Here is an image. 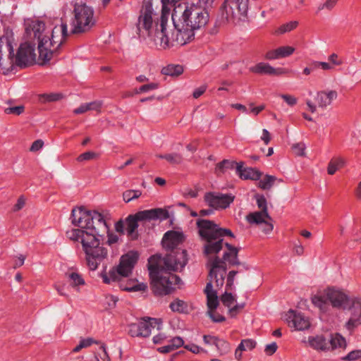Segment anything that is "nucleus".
<instances>
[{"mask_svg":"<svg viewBox=\"0 0 361 361\" xmlns=\"http://www.w3.org/2000/svg\"><path fill=\"white\" fill-rule=\"evenodd\" d=\"M244 307L245 303H237L235 305H233L228 310L230 316L232 317H235L240 312V310L244 308Z\"/></svg>","mask_w":361,"mask_h":361,"instance_id":"nucleus-51","label":"nucleus"},{"mask_svg":"<svg viewBox=\"0 0 361 361\" xmlns=\"http://www.w3.org/2000/svg\"><path fill=\"white\" fill-rule=\"evenodd\" d=\"M169 217V212L163 208H155L138 212L135 214L129 215L126 219V232L132 240L137 239L138 237L137 229L139 221H164Z\"/></svg>","mask_w":361,"mask_h":361,"instance_id":"nucleus-9","label":"nucleus"},{"mask_svg":"<svg viewBox=\"0 0 361 361\" xmlns=\"http://www.w3.org/2000/svg\"><path fill=\"white\" fill-rule=\"evenodd\" d=\"M115 229L118 233L123 234L126 231V221H118L115 224Z\"/></svg>","mask_w":361,"mask_h":361,"instance_id":"nucleus-57","label":"nucleus"},{"mask_svg":"<svg viewBox=\"0 0 361 361\" xmlns=\"http://www.w3.org/2000/svg\"><path fill=\"white\" fill-rule=\"evenodd\" d=\"M215 347L220 356L228 354L231 350L230 343L227 341L220 338H218Z\"/></svg>","mask_w":361,"mask_h":361,"instance_id":"nucleus-27","label":"nucleus"},{"mask_svg":"<svg viewBox=\"0 0 361 361\" xmlns=\"http://www.w3.org/2000/svg\"><path fill=\"white\" fill-rule=\"evenodd\" d=\"M238 163H236L233 161H230L228 159H224L222 161L219 162L216 166V169L221 171H224V169H233L234 166H237Z\"/></svg>","mask_w":361,"mask_h":361,"instance_id":"nucleus-38","label":"nucleus"},{"mask_svg":"<svg viewBox=\"0 0 361 361\" xmlns=\"http://www.w3.org/2000/svg\"><path fill=\"white\" fill-rule=\"evenodd\" d=\"M359 359H361V350H352L346 355L340 357L342 361H355Z\"/></svg>","mask_w":361,"mask_h":361,"instance_id":"nucleus-36","label":"nucleus"},{"mask_svg":"<svg viewBox=\"0 0 361 361\" xmlns=\"http://www.w3.org/2000/svg\"><path fill=\"white\" fill-rule=\"evenodd\" d=\"M236 173L243 180H259L261 173L255 169L250 167H243V163L240 162L236 166Z\"/></svg>","mask_w":361,"mask_h":361,"instance_id":"nucleus-21","label":"nucleus"},{"mask_svg":"<svg viewBox=\"0 0 361 361\" xmlns=\"http://www.w3.org/2000/svg\"><path fill=\"white\" fill-rule=\"evenodd\" d=\"M184 240V235L182 232L176 231H169L164 233L162 238L163 247L167 250H171V253H176L181 252V250L173 251L178 245H179ZM183 250H182L183 251Z\"/></svg>","mask_w":361,"mask_h":361,"instance_id":"nucleus-20","label":"nucleus"},{"mask_svg":"<svg viewBox=\"0 0 361 361\" xmlns=\"http://www.w3.org/2000/svg\"><path fill=\"white\" fill-rule=\"evenodd\" d=\"M309 345L316 350H329L336 348L338 343V333H336L335 336H331L330 338L326 341L323 336H317L316 337H309Z\"/></svg>","mask_w":361,"mask_h":361,"instance_id":"nucleus-17","label":"nucleus"},{"mask_svg":"<svg viewBox=\"0 0 361 361\" xmlns=\"http://www.w3.org/2000/svg\"><path fill=\"white\" fill-rule=\"evenodd\" d=\"M206 90V87L205 86H201L197 89H195L193 92V97L194 98H198L200 97Z\"/></svg>","mask_w":361,"mask_h":361,"instance_id":"nucleus-64","label":"nucleus"},{"mask_svg":"<svg viewBox=\"0 0 361 361\" xmlns=\"http://www.w3.org/2000/svg\"><path fill=\"white\" fill-rule=\"evenodd\" d=\"M142 195V191L140 190H128L123 193V199L126 202L137 199Z\"/></svg>","mask_w":361,"mask_h":361,"instance_id":"nucleus-32","label":"nucleus"},{"mask_svg":"<svg viewBox=\"0 0 361 361\" xmlns=\"http://www.w3.org/2000/svg\"><path fill=\"white\" fill-rule=\"evenodd\" d=\"M108 235V240H107V243L109 245H111L116 243L118 242V237L117 235L116 234H114V233H109V229L108 230L107 232H106Z\"/></svg>","mask_w":361,"mask_h":361,"instance_id":"nucleus-58","label":"nucleus"},{"mask_svg":"<svg viewBox=\"0 0 361 361\" xmlns=\"http://www.w3.org/2000/svg\"><path fill=\"white\" fill-rule=\"evenodd\" d=\"M235 196L231 193L224 194L216 192H206L204 200L206 204L214 209H224L230 207L234 201Z\"/></svg>","mask_w":361,"mask_h":361,"instance_id":"nucleus-14","label":"nucleus"},{"mask_svg":"<svg viewBox=\"0 0 361 361\" xmlns=\"http://www.w3.org/2000/svg\"><path fill=\"white\" fill-rule=\"evenodd\" d=\"M13 44V33L6 30L0 37V73L4 75L8 74L16 66Z\"/></svg>","mask_w":361,"mask_h":361,"instance_id":"nucleus-10","label":"nucleus"},{"mask_svg":"<svg viewBox=\"0 0 361 361\" xmlns=\"http://www.w3.org/2000/svg\"><path fill=\"white\" fill-rule=\"evenodd\" d=\"M45 24L39 20L27 23L25 32L38 39L39 63L44 65L59 54V49L68 35V26L61 22L51 30L50 35H44Z\"/></svg>","mask_w":361,"mask_h":361,"instance_id":"nucleus-5","label":"nucleus"},{"mask_svg":"<svg viewBox=\"0 0 361 361\" xmlns=\"http://www.w3.org/2000/svg\"><path fill=\"white\" fill-rule=\"evenodd\" d=\"M186 251L167 254L164 258V267L156 264L149 266V274L152 281L153 292L157 295H166L171 293L176 285L180 283V279L170 271L182 270L188 262Z\"/></svg>","mask_w":361,"mask_h":361,"instance_id":"nucleus-4","label":"nucleus"},{"mask_svg":"<svg viewBox=\"0 0 361 361\" xmlns=\"http://www.w3.org/2000/svg\"><path fill=\"white\" fill-rule=\"evenodd\" d=\"M86 105L87 106L88 111H98L102 106V103L100 102L94 101L90 103H86Z\"/></svg>","mask_w":361,"mask_h":361,"instance_id":"nucleus-59","label":"nucleus"},{"mask_svg":"<svg viewBox=\"0 0 361 361\" xmlns=\"http://www.w3.org/2000/svg\"><path fill=\"white\" fill-rule=\"evenodd\" d=\"M207 314L215 323H219L225 321L226 318L214 310H208Z\"/></svg>","mask_w":361,"mask_h":361,"instance_id":"nucleus-45","label":"nucleus"},{"mask_svg":"<svg viewBox=\"0 0 361 361\" xmlns=\"http://www.w3.org/2000/svg\"><path fill=\"white\" fill-rule=\"evenodd\" d=\"M249 0H225L221 6V16L227 22L237 23L247 17Z\"/></svg>","mask_w":361,"mask_h":361,"instance_id":"nucleus-12","label":"nucleus"},{"mask_svg":"<svg viewBox=\"0 0 361 361\" xmlns=\"http://www.w3.org/2000/svg\"><path fill=\"white\" fill-rule=\"evenodd\" d=\"M312 302L322 312H326L330 306L338 307V290L334 288H327L324 293L312 297Z\"/></svg>","mask_w":361,"mask_h":361,"instance_id":"nucleus-13","label":"nucleus"},{"mask_svg":"<svg viewBox=\"0 0 361 361\" xmlns=\"http://www.w3.org/2000/svg\"><path fill=\"white\" fill-rule=\"evenodd\" d=\"M338 0H326L325 3L320 4L317 9L316 13H319L323 9L331 10L337 4Z\"/></svg>","mask_w":361,"mask_h":361,"instance_id":"nucleus-42","label":"nucleus"},{"mask_svg":"<svg viewBox=\"0 0 361 361\" xmlns=\"http://www.w3.org/2000/svg\"><path fill=\"white\" fill-rule=\"evenodd\" d=\"M269 219H271V217L267 211L251 212L246 216V220L250 224H262Z\"/></svg>","mask_w":361,"mask_h":361,"instance_id":"nucleus-24","label":"nucleus"},{"mask_svg":"<svg viewBox=\"0 0 361 361\" xmlns=\"http://www.w3.org/2000/svg\"><path fill=\"white\" fill-rule=\"evenodd\" d=\"M256 201L257 207L261 211H267V200L263 195H256Z\"/></svg>","mask_w":361,"mask_h":361,"instance_id":"nucleus-49","label":"nucleus"},{"mask_svg":"<svg viewBox=\"0 0 361 361\" xmlns=\"http://www.w3.org/2000/svg\"><path fill=\"white\" fill-rule=\"evenodd\" d=\"M24 109H25L24 106L20 105V106H10V107L6 108L4 109V112L6 114H14V115L18 116L23 113Z\"/></svg>","mask_w":361,"mask_h":361,"instance_id":"nucleus-41","label":"nucleus"},{"mask_svg":"<svg viewBox=\"0 0 361 361\" xmlns=\"http://www.w3.org/2000/svg\"><path fill=\"white\" fill-rule=\"evenodd\" d=\"M158 88V84L156 82H151L147 85H142L138 90H136L137 94L142 92H147Z\"/></svg>","mask_w":361,"mask_h":361,"instance_id":"nucleus-43","label":"nucleus"},{"mask_svg":"<svg viewBox=\"0 0 361 361\" xmlns=\"http://www.w3.org/2000/svg\"><path fill=\"white\" fill-rule=\"evenodd\" d=\"M62 97L60 93H45L39 95V100L42 103L53 102L60 100Z\"/></svg>","mask_w":361,"mask_h":361,"instance_id":"nucleus-30","label":"nucleus"},{"mask_svg":"<svg viewBox=\"0 0 361 361\" xmlns=\"http://www.w3.org/2000/svg\"><path fill=\"white\" fill-rule=\"evenodd\" d=\"M170 308L173 312L185 313L188 310V305L181 300L176 299L170 304Z\"/></svg>","mask_w":361,"mask_h":361,"instance_id":"nucleus-29","label":"nucleus"},{"mask_svg":"<svg viewBox=\"0 0 361 361\" xmlns=\"http://www.w3.org/2000/svg\"><path fill=\"white\" fill-rule=\"evenodd\" d=\"M183 343L184 342L183 338L179 336L174 337L170 341V344L174 350L182 346Z\"/></svg>","mask_w":361,"mask_h":361,"instance_id":"nucleus-54","label":"nucleus"},{"mask_svg":"<svg viewBox=\"0 0 361 361\" xmlns=\"http://www.w3.org/2000/svg\"><path fill=\"white\" fill-rule=\"evenodd\" d=\"M229 252H224L223 259L215 257L210 260L209 265V281L207 283L204 293L207 295V305L208 310H214L219 305V300L216 291L213 289L212 283L214 281L216 287L221 288L224 283L226 267L225 261L232 265L240 264L238 259V249L232 246L228 243L224 244Z\"/></svg>","mask_w":361,"mask_h":361,"instance_id":"nucleus-6","label":"nucleus"},{"mask_svg":"<svg viewBox=\"0 0 361 361\" xmlns=\"http://www.w3.org/2000/svg\"><path fill=\"white\" fill-rule=\"evenodd\" d=\"M35 51V45L27 42L21 44L15 54L16 66L23 68L32 64L36 59Z\"/></svg>","mask_w":361,"mask_h":361,"instance_id":"nucleus-15","label":"nucleus"},{"mask_svg":"<svg viewBox=\"0 0 361 361\" xmlns=\"http://www.w3.org/2000/svg\"><path fill=\"white\" fill-rule=\"evenodd\" d=\"M197 226L200 235L205 240L204 252L207 255L217 254L222 250L224 236L234 237L231 230L220 228L212 221L199 219Z\"/></svg>","mask_w":361,"mask_h":361,"instance_id":"nucleus-8","label":"nucleus"},{"mask_svg":"<svg viewBox=\"0 0 361 361\" xmlns=\"http://www.w3.org/2000/svg\"><path fill=\"white\" fill-rule=\"evenodd\" d=\"M173 6L171 18L174 30L171 32V46H183L194 39L196 30L207 25L209 13L205 8L185 1Z\"/></svg>","mask_w":361,"mask_h":361,"instance_id":"nucleus-2","label":"nucleus"},{"mask_svg":"<svg viewBox=\"0 0 361 361\" xmlns=\"http://www.w3.org/2000/svg\"><path fill=\"white\" fill-rule=\"evenodd\" d=\"M80 342L81 343L83 348H87L89 346H90L93 343H97V341H95L93 338H83V339H81L80 341Z\"/></svg>","mask_w":361,"mask_h":361,"instance_id":"nucleus-61","label":"nucleus"},{"mask_svg":"<svg viewBox=\"0 0 361 361\" xmlns=\"http://www.w3.org/2000/svg\"><path fill=\"white\" fill-rule=\"evenodd\" d=\"M219 337L212 335H204L203 341L204 343L207 345H214Z\"/></svg>","mask_w":361,"mask_h":361,"instance_id":"nucleus-53","label":"nucleus"},{"mask_svg":"<svg viewBox=\"0 0 361 361\" xmlns=\"http://www.w3.org/2000/svg\"><path fill=\"white\" fill-rule=\"evenodd\" d=\"M67 277L68 278L71 282V285L74 287L85 284V281L81 276V275L76 272H71L67 274Z\"/></svg>","mask_w":361,"mask_h":361,"instance_id":"nucleus-33","label":"nucleus"},{"mask_svg":"<svg viewBox=\"0 0 361 361\" xmlns=\"http://www.w3.org/2000/svg\"><path fill=\"white\" fill-rule=\"evenodd\" d=\"M288 325L295 330L304 331L310 326V322L306 317L300 312L290 310L286 314V318Z\"/></svg>","mask_w":361,"mask_h":361,"instance_id":"nucleus-18","label":"nucleus"},{"mask_svg":"<svg viewBox=\"0 0 361 361\" xmlns=\"http://www.w3.org/2000/svg\"><path fill=\"white\" fill-rule=\"evenodd\" d=\"M158 324L156 319L149 318L143 319L137 323L130 324L129 325L128 334L132 337H143L149 336L152 329Z\"/></svg>","mask_w":361,"mask_h":361,"instance_id":"nucleus-16","label":"nucleus"},{"mask_svg":"<svg viewBox=\"0 0 361 361\" xmlns=\"http://www.w3.org/2000/svg\"><path fill=\"white\" fill-rule=\"evenodd\" d=\"M277 348V344L275 342H273L271 343L267 344L265 346L264 352L267 353V355H271L276 351Z\"/></svg>","mask_w":361,"mask_h":361,"instance_id":"nucleus-55","label":"nucleus"},{"mask_svg":"<svg viewBox=\"0 0 361 361\" xmlns=\"http://www.w3.org/2000/svg\"><path fill=\"white\" fill-rule=\"evenodd\" d=\"M185 348L195 354H198L202 352L207 353V351L206 350H204V348H202L195 344H193V343L185 345Z\"/></svg>","mask_w":361,"mask_h":361,"instance_id":"nucleus-52","label":"nucleus"},{"mask_svg":"<svg viewBox=\"0 0 361 361\" xmlns=\"http://www.w3.org/2000/svg\"><path fill=\"white\" fill-rule=\"evenodd\" d=\"M71 223L80 228L66 231L67 238L81 243L88 267L96 270L108 253L101 245L103 235L109 230L104 216L95 210L74 208L71 212Z\"/></svg>","mask_w":361,"mask_h":361,"instance_id":"nucleus-1","label":"nucleus"},{"mask_svg":"<svg viewBox=\"0 0 361 361\" xmlns=\"http://www.w3.org/2000/svg\"><path fill=\"white\" fill-rule=\"evenodd\" d=\"M319 68L323 70H331L334 68V66L329 62L313 61V68L317 69Z\"/></svg>","mask_w":361,"mask_h":361,"instance_id":"nucleus-48","label":"nucleus"},{"mask_svg":"<svg viewBox=\"0 0 361 361\" xmlns=\"http://www.w3.org/2000/svg\"><path fill=\"white\" fill-rule=\"evenodd\" d=\"M280 97L287 103L290 106H293L297 104L298 99L290 94H281Z\"/></svg>","mask_w":361,"mask_h":361,"instance_id":"nucleus-50","label":"nucleus"},{"mask_svg":"<svg viewBox=\"0 0 361 361\" xmlns=\"http://www.w3.org/2000/svg\"><path fill=\"white\" fill-rule=\"evenodd\" d=\"M99 157V154L94 152H86L81 154L78 158L77 160L79 162H82L84 161L91 160L94 159H97Z\"/></svg>","mask_w":361,"mask_h":361,"instance_id":"nucleus-40","label":"nucleus"},{"mask_svg":"<svg viewBox=\"0 0 361 361\" xmlns=\"http://www.w3.org/2000/svg\"><path fill=\"white\" fill-rule=\"evenodd\" d=\"M298 25L297 21H290L286 24L281 25L275 30V34L281 35L294 30Z\"/></svg>","mask_w":361,"mask_h":361,"instance_id":"nucleus-34","label":"nucleus"},{"mask_svg":"<svg viewBox=\"0 0 361 361\" xmlns=\"http://www.w3.org/2000/svg\"><path fill=\"white\" fill-rule=\"evenodd\" d=\"M294 153L298 156H304L305 150V145L303 142L294 144L292 147Z\"/></svg>","mask_w":361,"mask_h":361,"instance_id":"nucleus-46","label":"nucleus"},{"mask_svg":"<svg viewBox=\"0 0 361 361\" xmlns=\"http://www.w3.org/2000/svg\"><path fill=\"white\" fill-rule=\"evenodd\" d=\"M44 142L41 140H35L30 147V150L32 152L37 151L43 147Z\"/></svg>","mask_w":361,"mask_h":361,"instance_id":"nucleus-60","label":"nucleus"},{"mask_svg":"<svg viewBox=\"0 0 361 361\" xmlns=\"http://www.w3.org/2000/svg\"><path fill=\"white\" fill-rule=\"evenodd\" d=\"M250 71L257 74L281 75L284 73L281 68L276 69L269 63H259L250 68Z\"/></svg>","mask_w":361,"mask_h":361,"instance_id":"nucleus-22","label":"nucleus"},{"mask_svg":"<svg viewBox=\"0 0 361 361\" xmlns=\"http://www.w3.org/2000/svg\"><path fill=\"white\" fill-rule=\"evenodd\" d=\"M278 49L282 58L288 57L295 51V49L290 46L280 47Z\"/></svg>","mask_w":361,"mask_h":361,"instance_id":"nucleus-44","label":"nucleus"},{"mask_svg":"<svg viewBox=\"0 0 361 361\" xmlns=\"http://www.w3.org/2000/svg\"><path fill=\"white\" fill-rule=\"evenodd\" d=\"M359 299L355 298L348 292L340 290V311L342 310L345 314H350V317L357 314L355 305L358 307L357 300Z\"/></svg>","mask_w":361,"mask_h":361,"instance_id":"nucleus-19","label":"nucleus"},{"mask_svg":"<svg viewBox=\"0 0 361 361\" xmlns=\"http://www.w3.org/2000/svg\"><path fill=\"white\" fill-rule=\"evenodd\" d=\"M221 300L224 305L227 307L228 310L236 302L235 298L231 293L225 292L221 297Z\"/></svg>","mask_w":361,"mask_h":361,"instance_id":"nucleus-35","label":"nucleus"},{"mask_svg":"<svg viewBox=\"0 0 361 361\" xmlns=\"http://www.w3.org/2000/svg\"><path fill=\"white\" fill-rule=\"evenodd\" d=\"M118 301V297L112 295H108L105 297L104 305L106 306V308L111 310L116 307Z\"/></svg>","mask_w":361,"mask_h":361,"instance_id":"nucleus-39","label":"nucleus"},{"mask_svg":"<svg viewBox=\"0 0 361 361\" xmlns=\"http://www.w3.org/2000/svg\"><path fill=\"white\" fill-rule=\"evenodd\" d=\"M336 97L337 92L336 91L331 90L328 92L322 91L317 93L316 101L319 107L325 108L328 105H330L332 101L336 99Z\"/></svg>","mask_w":361,"mask_h":361,"instance_id":"nucleus-23","label":"nucleus"},{"mask_svg":"<svg viewBox=\"0 0 361 361\" xmlns=\"http://www.w3.org/2000/svg\"><path fill=\"white\" fill-rule=\"evenodd\" d=\"M261 140L264 142L265 145H268L271 140L269 132L267 129H263Z\"/></svg>","mask_w":361,"mask_h":361,"instance_id":"nucleus-62","label":"nucleus"},{"mask_svg":"<svg viewBox=\"0 0 361 361\" xmlns=\"http://www.w3.org/2000/svg\"><path fill=\"white\" fill-rule=\"evenodd\" d=\"M265 59L267 60H276L279 59H281L282 56H281L280 52H279L278 48L276 49H272L268 51L265 54Z\"/></svg>","mask_w":361,"mask_h":361,"instance_id":"nucleus-47","label":"nucleus"},{"mask_svg":"<svg viewBox=\"0 0 361 361\" xmlns=\"http://www.w3.org/2000/svg\"><path fill=\"white\" fill-rule=\"evenodd\" d=\"M358 307L360 311L357 314L352 316L345 322L344 327L350 333L357 325L361 323V298L357 300Z\"/></svg>","mask_w":361,"mask_h":361,"instance_id":"nucleus-25","label":"nucleus"},{"mask_svg":"<svg viewBox=\"0 0 361 361\" xmlns=\"http://www.w3.org/2000/svg\"><path fill=\"white\" fill-rule=\"evenodd\" d=\"M276 178L274 176L266 175L259 180V186L263 190H269L274 185Z\"/></svg>","mask_w":361,"mask_h":361,"instance_id":"nucleus-31","label":"nucleus"},{"mask_svg":"<svg viewBox=\"0 0 361 361\" xmlns=\"http://www.w3.org/2000/svg\"><path fill=\"white\" fill-rule=\"evenodd\" d=\"M137 259L138 254L136 252H129L123 255L117 267L111 269L109 273L103 271L100 274L103 282L106 284L118 283L121 289L129 292L145 291L147 288L145 283L126 279L132 273Z\"/></svg>","mask_w":361,"mask_h":361,"instance_id":"nucleus-7","label":"nucleus"},{"mask_svg":"<svg viewBox=\"0 0 361 361\" xmlns=\"http://www.w3.org/2000/svg\"><path fill=\"white\" fill-rule=\"evenodd\" d=\"M157 157L164 159L171 164H179L183 161V156L179 153L159 154Z\"/></svg>","mask_w":361,"mask_h":361,"instance_id":"nucleus-28","label":"nucleus"},{"mask_svg":"<svg viewBox=\"0 0 361 361\" xmlns=\"http://www.w3.org/2000/svg\"><path fill=\"white\" fill-rule=\"evenodd\" d=\"M170 7L164 8L161 14L154 10L151 2H145L140 10L137 23V32L140 38L148 39L156 46L166 49L171 46V31L167 30Z\"/></svg>","mask_w":361,"mask_h":361,"instance_id":"nucleus-3","label":"nucleus"},{"mask_svg":"<svg viewBox=\"0 0 361 361\" xmlns=\"http://www.w3.org/2000/svg\"><path fill=\"white\" fill-rule=\"evenodd\" d=\"M162 73L170 76H178L183 73V68L180 65L170 64L163 68Z\"/></svg>","mask_w":361,"mask_h":361,"instance_id":"nucleus-26","label":"nucleus"},{"mask_svg":"<svg viewBox=\"0 0 361 361\" xmlns=\"http://www.w3.org/2000/svg\"><path fill=\"white\" fill-rule=\"evenodd\" d=\"M256 341L251 338L243 339L239 344V349L243 348L244 351L252 350L256 347Z\"/></svg>","mask_w":361,"mask_h":361,"instance_id":"nucleus-37","label":"nucleus"},{"mask_svg":"<svg viewBox=\"0 0 361 361\" xmlns=\"http://www.w3.org/2000/svg\"><path fill=\"white\" fill-rule=\"evenodd\" d=\"M237 274L236 271H231L227 277L226 287L231 288L233 285L234 278Z\"/></svg>","mask_w":361,"mask_h":361,"instance_id":"nucleus-56","label":"nucleus"},{"mask_svg":"<svg viewBox=\"0 0 361 361\" xmlns=\"http://www.w3.org/2000/svg\"><path fill=\"white\" fill-rule=\"evenodd\" d=\"M88 111L87 106L85 104H81L78 108L73 110V113L75 114H81Z\"/></svg>","mask_w":361,"mask_h":361,"instance_id":"nucleus-63","label":"nucleus"},{"mask_svg":"<svg viewBox=\"0 0 361 361\" xmlns=\"http://www.w3.org/2000/svg\"><path fill=\"white\" fill-rule=\"evenodd\" d=\"M73 13L74 18L71 23L73 34L86 32L95 25L94 12L92 7L86 4H76Z\"/></svg>","mask_w":361,"mask_h":361,"instance_id":"nucleus-11","label":"nucleus"}]
</instances>
